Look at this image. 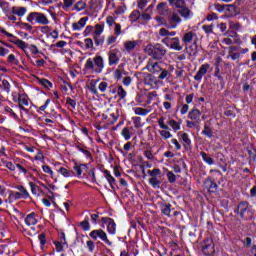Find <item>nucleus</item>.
<instances>
[{
    "label": "nucleus",
    "mask_w": 256,
    "mask_h": 256,
    "mask_svg": "<svg viewBox=\"0 0 256 256\" xmlns=\"http://www.w3.org/2000/svg\"><path fill=\"white\" fill-rule=\"evenodd\" d=\"M58 243H61L62 245H65L66 247H69V244H67V239L65 238V233H61L59 235Z\"/></svg>",
    "instance_id": "obj_61"
},
{
    "label": "nucleus",
    "mask_w": 256,
    "mask_h": 256,
    "mask_svg": "<svg viewBox=\"0 0 256 256\" xmlns=\"http://www.w3.org/2000/svg\"><path fill=\"white\" fill-rule=\"evenodd\" d=\"M132 123L134 125V129H141V127L145 125L141 119V116H133Z\"/></svg>",
    "instance_id": "obj_28"
},
{
    "label": "nucleus",
    "mask_w": 256,
    "mask_h": 256,
    "mask_svg": "<svg viewBox=\"0 0 256 256\" xmlns=\"http://www.w3.org/2000/svg\"><path fill=\"white\" fill-rule=\"evenodd\" d=\"M200 155L205 163H207L208 165H214L215 160L211 156H209L207 153L201 152Z\"/></svg>",
    "instance_id": "obj_34"
},
{
    "label": "nucleus",
    "mask_w": 256,
    "mask_h": 256,
    "mask_svg": "<svg viewBox=\"0 0 256 256\" xmlns=\"http://www.w3.org/2000/svg\"><path fill=\"white\" fill-rule=\"evenodd\" d=\"M103 69H105V60L100 55H96L86 60L83 71L84 73H96V75H99L103 73Z\"/></svg>",
    "instance_id": "obj_1"
},
{
    "label": "nucleus",
    "mask_w": 256,
    "mask_h": 256,
    "mask_svg": "<svg viewBox=\"0 0 256 256\" xmlns=\"http://www.w3.org/2000/svg\"><path fill=\"white\" fill-rule=\"evenodd\" d=\"M15 45H17V46L19 47V49H22V51H25V49H27V47H28V44L25 43V41L20 40V39H18V40L16 41V44H15Z\"/></svg>",
    "instance_id": "obj_51"
},
{
    "label": "nucleus",
    "mask_w": 256,
    "mask_h": 256,
    "mask_svg": "<svg viewBox=\"0 0 256 256\" xmlns=\"http://www.w3.org/2000/svg\"><path fill=\"white\" fill-rule=\"evenodd\" d=\"M132 111L134 112L135 115H137V117H147V115L151 113L153 109H151V107H148V108L134 107L132 108Z\"/></svg>",
    "instance_id": "obj_17"
},
{
    "label": "nucleus",
    "mask_w": 256,
    "mask_h": 256,
    "mask_svg": "<svg viewBox=\"0 0 256 256\" xmlns=\"http://www.w3.org/2000/svg\"><path fill=\"white\" fill-rule=\"evenodd\" d=\"M167 179L170 183H175L177 181V176L171 171H168L166 173Z\"/></svg>",
    "instance_id": "obj_48"
},
{
    "label": "nucleus",
    "mask_w": 256,
    "mask_h": 256,
    "mask_svg": "<svg viewBox=\"0 0 256 256\" xmlns=\"http://www.w3.org/2000/svg\"><path fill=\"white\" fill-rule=\"evenodd\" d=\"M29 187L31 189L32 195H39V186L33 182H29Z\"/></svg>",
    "instance_id": "obj_46"
},
{
    "label": "nucleus",
    "mask_w": 256,
    "mask_h": 256,
    "mask_svg": "<svg viewBox=\"0 0 256 256\" xmlns=\"http://www.w3.org/2000/svg\"><path fill=\"white\" fill-rule=\"evenodd\" d=\"M155 97H157V91H152V92H149L147 94V101H146V104L147 105H151L153 99H155Z\"/></svg>",
    "instance_id": "obj_44"
},
{
    "label": "nucleus",
    "mask_w": 256,
    "mask_h": 256,
    "mask_svg": "<svg viewBox=\"0 0 256 256\" xmlns=\"http://www.w3.org/2000/svg\"><path fill=\"white\" fill-rule=\"evenodd\" d=\"M54 245L56 247L57 253L63 252V249H65V247H67V246H65V244H62L61 242H57V241H54Z\"/></svg>",
    "instance_id": "obj_53"
},
{
    "label": "nucleus",
    "mask_w": 256,
    "mask_h": 256,
    "mask_svg": "<svg viewBox=\"0 0 256 256\" xmlns=\"http://www.w3.org/2000/svg\"><path fill=\"white\" fill-rule=\"evenodd\" d=\"M209 69H211V65L209 63L202 64L198 72L194 76V80L201 81V79H203V76L207 75V71H209Z\"/></svg>",
    "instance_id": "obj_14"
},
{
    "label": "nucleus",
    "mask_w": 256,
    "mask_h": 256,
    "mask_svg": "<svg viewBox=\"0 0 256 256\" xmlns=\"http://www.w3.org/2000/svg\"><path fill=\"white\" fill-rule=\"evenodd\" d=\"M202 135H205L209 139H211L213 137V128H211V122L210 121H206L204 123V129L202 131Z\"/></svg>",
    "instance_id": "obj_24"
},
{
    "label": "nucleus",
    "mask_w": 256,
    "mask_h": 256,
    "mask_svg": "<svg viewBox=\"0 0 256 256\" xmlns=\"http://www.w3.org/2000/svg\"><path fill=\"white\" fill-rule=\"evenodd\" d=\"M28 23H39V25H49V19L41 12H31L27 15Z\"/></svg>",
    "instance_id": "obj_4"
},
{
    "label": "nucleus",
    "mask_w": 256,
    "mask_h": 256,
    "mask_svg": "<svg viewBox=\"0 0 256 256\" xmlns=\"http://www.w3.org/2000/svg\"><path fill=\"white\" fill-rule=\"evenodd\" d=\"M161 212L163 213V215L169 217L171 215V204H163L161 206Z\"/></svg>",
    "instance_id": "obj_40"
},
{
    "label": "nucleus",
    "mask_w": 256,
    "mask_h": 256,
    "mask_svg": "<svg viewBox=\"0 0 256 256\" xmlns=\"http://www.w3.org/2000/svg\"><path fill=\"white\" fill-rule=\"evenodd\" d=\"M87 21H89V17H82L78 22L73 23V31H81L87 25Z\"/></svg>",
    "instance_id": "obj_19"
},
{
    "label": "nucleus",
    "mask_w": 256,
    "mask_h": 256,
    "mask_svg": "<svg viewBox=\"0 0 256 256\" xmlns=\"http://www.w3.org/2000/svg\"><path fill=\"white\" fill-rule=\"evenodd\" d=\"M168 125L169 127H171V129H173V131L177 132L181 129V124L173 119L168 121Z\"/></svg>",
    "instance_id": "obj_36"
},
{
    "label": "nucleus",
    "mask_w": 256,
    "mask_h": 256,
    "mask_svg": "<svg viewBox=\"0 0 256 256\" xmlns=\"http://www.w3.org/2000/svg\"><path fill=\"white\" fill-rule=\"evenodd\" d=\"M8 63L11 65H19V60L15 57V54H10L8 56Z\"/></svg>",
    "instance_id": "obj_49"
},
{
    "label": "nucleus",
    "mask_w": 256,
    "mask_h": 256,
    "mask_svg": "<svg viewBox=\"0 0 256 256\" xmlns=\"http://www.w3.org/2000/svg\"><path fill=\"white\" fill-rule=\"evenodd\" d=\"M204 185L210 193H215V191H217V183L213 182L211 178H207L204 182Z\"/></svg>",
    "instance_id": "obj_25"
},
{
    "label": "nucleus",
    "mask_w": 256,
    "mask_h": 256,
    "mask_svg": "<svg viewBox=\"0 0 256 256\" xmlns=\"http://www.w3.org/2000/svg\"><path fill=\"white\" fill-rule=\"evenodd\" d=\"M14 211L15 213H17V215H19V217H21V219H24V223H26L28 227H31L39 223V215L35 212H32L25 216V214L19 211L18 209H14Z\"/></svg>",
    "instance_id": "obj_6"
},
{
    "label": "nucleus",
    "mask_w": 256,
    "mask_h": 256,
    "mask_svg": "<svg viewBox=\"0 0 256 256\" xmlns=\"http://www.w3.org/2000/svg\"><path fill=\"white\" fill-rule=\"evenodd\" d=\"M121 135L125 141H129V139H131V129H129V127H124L121 131Z\"/></svg>",
    "instance_id": "obj_39"
},
{
    "label": "nucleus",
    "mask_w": 256,
    "mask_h": 256,
    "mask_svg": "<svg viewBox=\"0 0 256 256\" xmlns=\"http://www.w3.org/2000/svg\"><path fill=\"white\" fill-rule=\"evenodd\" d=\"M137 45H139L138 41H126L124 43V49L126 51H133Z\"/></svg>",
    "instance_id": "obj_29"
},
{
    "label": "nucleus",
    "mask_w": 256,
    "mask_h": 256,
    "mask_svg": "<svg viewBox=\"0 0 256 256\" xmlns=\"http://www.w3.org/2000/svg\"><path fill=\"white\" fill-rule=\"evenodd\" d=\"M80 227H81V229H83V231H89V229H91V225L89 224V220L85 219L84 221H82L80 223Z\"/></svg>",
    "instance_id": "obj_47"
},
{
    "label": "nucleus",
    "mask_w": 256,
    "mask_h": 256,
    "mask_svg": "<svg viewBox=\"0 0 256 256\" xmlns=\"http://www.w3.org/2000/svg\"><path fill=\"white\" fill-rule=\"evenodd\" d=\"M123 67H125V64H120L114 72V77L118 79V81L123 77Z\"/></svg>",
    "instance_id": "obj_35"
},
{
    "label": "nucleus",
    "mask_w": 256,
    "mask_h": 256,
    "mask_svg": "<svg viewBox=\"0 0 256 256\" xmlns=\"http://www.w3.org/2000/svg\"><path fill=\"white\" fill-rule=\"evenodd\" d=\"M225 7H226V9H224V11H228L229 13H231L230 15H236L237 7H235V5L226 4Z\"/></svg>",
    "instance_id": "obj_45"
},
{
    "label": "nucleus",
    "mask_w": 256,
    "mask_h": 256,
    "mask_svg": "<svg viewBox=\"0 0 256 256\" xmlns=\"http://www.w3.org/2000/svg\"><path fill=\"white\" fill-rule=\"evenodd\" d=\"M144 52L146 55H149L152 57V59H155L156 61H161L165 55H167V50L165 47L161 46V44H156L155 46L148 44L144 48Z\"/></svg>",
    "instance_id": "obj_2"
},
{
    "label": "nucleus",
    "mask_w": 256,
    "mask_h": 256,
    "mask_svg": "<svg viewBox=\"0 0 256 256\" xmlns=\"http://www.w3.org/2000/svg\"><path fill=\"white\" fill-rule=\"evenodd\" d=\"M106 23L109 25V27H113L114 25L115 33H121V24H115V17L107 16Z\"/></svg>",
    "instance_id": "obj_23"
},
{
    "label": "nucleus",
    "mask_w": 256,
    "mask_h": 256,
    "mask_svg": "<svg viewBox=\"0 0 256 256\" xmlns=\"http://www.w3.org/2000/svg\"><path fill=\"white\" fill-rule=\"evenodd\" d=\"M148 174L150 175V178L148 180V183L154 188V189H161V170L159 168H155L153 170H148Z\"/></svg>",
    "instance_id": "obj_5"
},
{
    "label": "nucleus",
    "mask_w": 256,
    "mask_h": 256,
    "mask_svg": "<svg viewBox=\"0 0 256 256\" xmlns=\"http://www.w3.org/2000/svg\"><path fill=\"white\" fill-rule=\"evenodd\" d=\"M11 198H14V199H24L21 196L20 192H10L9 199H11Z\"/></svg>",
    "instance_id": "obj_64"
},
{
    "label": "nucleus",
    "mask_w": 256,
    "mask_h": 256,
    "mask_svg": "<svg viewBox=\"0 0 256 256\" xmlns=\"http://www.w3.org/2000/svg\"><path fill=\"white\" fill-rule=\"evenodd\" d=\"M158 125H159L160 129H163V130H159V135H160V137H162V139L167 140V139H171V137H173V135L169 131V126L167 124H165V117H160L158 119Z\"/></svg>",
    "instance_id": "obj_9"
},
{
    "label": "nucleus",
    "mask_w": 256,
    "mask_h": 256,
    "mask_svg": "<svg viewBox=\"0 0 256 256\" xmlns=\"http://www.w3.org/2000/svg\"><path fill=\"white\" fill-rule=\"evenodd\" d=\"M237 213L238 215H240L241 219L247 218V216L245 215L246 213L248 217H251V215H253V211H251V206L249 205V202H240L237 207Z\"/></svg>",
    "instance_id": "obj_8"
},
{
    "label": "nucleus",
    "mask_w": 256,
    "mask_h": 256,
    "mask_svg": "<svg viewBox=\"0 0 256 256\" xmlns=\"http://www.w3.org/2000/svg\"><path fill=\"white\" fill-rule=\"evenodd\" d=\"M179 13L182 17H189V15L191 14V10H189V8L185 6L184 8H181V10H179Z\"/></svg>",
    "instance_id": "obj_52"
},
{
    "label": "nucleus",
    "mask_w": 256,
    "mask_h": 256,
    "mask_svg": "<svg viewBox=\"0 0 256 256\" xmlns=\"http://www.w3.org/2000/svg\"><path fill=\"white\" fill-rule=\"evenodd\" d=\"M4 110L6 111V113H9L10 116L13 117V119H19V116H17V114L13 112V109H11V107L6 106Z\"/></svg>",
    "instance_id": "obj_58"
},
{
    "label": "nucleus",
    "mask_w": 256,
    "mask_h": 256,
    "mask_svg": "<svg viewBox=\"0 0 256 256\" xmlns=\"http://www.w3.org/2000/svg\"><path fill=\"white\" fill-rule=\"evenodd\" d=\"M76 149H78V151H81V153H83L85 157H91V152L87 150V147L76 146Z\"/></svg>",
    "instance_id": "obj_54"
},
{
    "label": "nucleus",
    "mask_w": 256,
    "mask_h": 256,
    "mask_svg": "<svg viewBox=\"0 0 256 256\" xmlns=\"http://www.w3.org/2000/svg\"><path fill=\"white\" fill-rule=\"evenodd\" d=\"M229 29L232 32L241 31V24H239L237 22L230 21L229 22Z\"/></svg>",
    "instance_id": "obj_41"
},
{
    "label": "nucleus",
    "mask_w": 256,
    "mask_h": 256,
    "mask_svg": "<svg viewBox=\"0 0 256 256\" xmlns=\"http://www.w3.org/2000/svg\"><path fill=\"white\" fill-rule=\"evenodd\" d=\"M120 59H121V51H119V49H112L109 51L108 63L110 67H112V65H118Z\"/></svg>",
    "instance_id": "obj_10"
},
{
    "label": "nucleus",
    "mask_w": 256,
    "mask_h": 256,
    "mask_svg": "<svg viewBox=\"0 0 256 256\" xmlns=\"http://www.w3.org/2000/svg\"><path fill=\"white\" fill-rule=\"evenodd\" d=\"M170 48L174 49L175 51H182L183 46H181V42L179 38H172L169 40Z\"/></svg>",
    "instance_id": "obj_27"
},
{
    "label": "nucleus",
    "mask_w": 256,
    "mask_h": 256,
    "mask_svg": "<svg viewBox=\"0 0 256 256\" xmlns=\"http://www.w3.org/2000/svg\"><path fill=\"white\" fill-rule=\"evenodd\" d=\"M37 80L42 87H45V89H51L53 87V83L45 78H38Z\"/></svg>",
    "instance_id": "obj_33"
},
{
    "label": "nucleus",
    "mask_w": 256,
    "mask_h": 256,
    "mask_svg": "<svg viewBox=\"0 0 256 256\" xmlns=\"http://www.w3.org/2000/svg\"><path fill=\"white\" fill-rule=\"evenodd\" d=\"M16 189L19 190L20 195L24 199H29V191H27V188L25 186H17Z\"/></svg>",
    "instance_id": "obj_38"
},
{
    "label": "nucleus",
    "mask_w": 256,
    "mask_h": 256,
    "mask_svg": "<svg viewBox=\"0 0 256 256\" xmlns=\"http://www.w3.org/2000/svg\"><path fill=\"white\" fill-rule=\"evenodd\" d=\"M172 7H177V9H183L185 7V0H168Z\"/></svg>",
    "instance_id": "obj_31"
},
{
    "label": "nucleus",
    "mask_w": 256,
    "mask_h": 256,
    "mask_svg": "<svg viewBox=\"0 0 256 256\" xmlns=\"http://www.w3.org/2000/svg\"><path fill=\"white\" fill-rule=\"evenodd\" d=\"M94 40H95L96 45H103L104 39L101 38V33H96L94 36Z\"/></svg>",
    "instance_id": "obj_59"
},
{
    "label": "nucleus",
    "mask_w": 256,
    "mask_h": 256,
    "mask_svg": "<svg viewBox=\"0 0 256 256\" xmlns=\"http://www.w3.org/2000/svg\"><path fill=\"white\" fill-rule=\"evenodd\" d=\"M2 87L6 93H9L11 91V84L7 80H2Z\"/></svg>",
    "instance_id": "obj_57"
},
{
    "label": "nucleus",
    "mask_w": 256,
    "mask_h": 256,
    "mask_svg": "<svg viewBox=\"0 0 256 256\" xmlns=\"http://www.w3.org/2000/svg\"><path fill=\"white\" fill-rule=\"evenodd\" d=\"M223 42L226 45H233V43H236L237 45L241 44V38H239V34H233L230 35V37L225 38Z\"/></svg>",
    "instance_id": "obj_22"
},
{
    "label": "nucleus",
    "mask_w": 256,
    "mask_h": 256,
    "mask_svg": "<svg viewBox=\"0 0 256 256\" xmlns=\"http://www.w3.org/2000/svg\"><path fill=\"white\" fill-rule=\"evenodd\" d=\"M88 176L90 177L92 183H97V177L95 176V168L89 170Z\"/></svg>",
    "instance_id": "obj_56"
},
{
    "label": "nucleus",
    "mask_w": 256,
    "mask_h": 256,
    "mask_svg": "<svg viewBox=\"0 0 256 256\" xmlns=\"http://www.w3.org/2000/svg\"><path fill=\"white\" fill-rule=\"evenodd\" d=\"M107 87H109L107 82H101L98 86V89L101 91V93H105V91H107Z\"/></svg>",
    "instance_id": "obj_63"
},
{
    "label": "nucleus",
    "mask_w": 256,
    "mask_h": 256,
    "mask_svg": "<svg viewBox=\"0 0 256 256\" xmlns=\"http://www.w3.org/2000/svg\"><path fill=\"white\" fill-rule=\"evenodd\" d=\"M141 18V12L139 10H134L131 12L129 19L132 23H135V21L139 20Z\"/></svg>",
    "instance_id": "obj_37"
},
{
    "label": "nucleus",
    "mask_w": 256,
    "mask_h": 256,
    "mask_svg": "<svg viewBox=\"0 0 256 256\" xmlns=\"http://www.w3.org/2000/svg\"><path fill=\"white\" fill-rule=\"evenodd\" d=\"M42 171H44V173H47L48 175H50V177H53V175H54V172L49 165H43Z\"/></svg>",
    "instance_id": "obj_55"
},
{
    "label": "nucleus",
    "mask_w": 256,
    "mask_h": 256,
    "mask_svg": "<svg viewBox=\"0 0 256 256\" xmlns=\"http://www.w3.org/2000/svg\"><path fill=\"white\" fill-rule=\"evenodd\" d=\"M167 77H169V70L162 69L160 71V75L158 76V79L163 80V79H167Z\"/></svg>",
    "instance_id": "obj_60"
},
{
    "label": "nucleus",
    "mask_w": 256,
    "mask_h": 256,
    "mask_svg": "<svg viewBox=\"0 0 256 256\" xmlns=\"http://www.w3.org/2000/svg\"><path fill=\"white\" fill-rule=\"evenodd\" d=\"M117 95L119 99H125V97H127V91H125V88H123V86H118Z\"/></svg>",
    "instance_id": "obj_43"
},
{
    "label": "nucleus",
    "mask_w": 256,
    "mask_h": 256,
    "mask_svg": "<svg viewBox=\"0 0 256 256\" xmlns=\"http://www.w3.org/2000/svg\"><path fill=\"white\" fill-rule=\"evenodd\" d=\"M134 76L139 81H143L144 85H146V87H150V89H158L159 87V78L153 76V74L136 72Z\"/></svg>",
    "instance_id": "obj_3"
},
{
    "label": "nucleus",
    "mask_w": 256,
    "mask_h": 256,
    "mask_svg": "<svg viewBox=\"0 0 256 256\" xmlns=\"http://www.w3.org/2000/svg\"><path fill=\"white\" fill-rule=\"evenodd\" d=\"M146 69L152 75H158V73H161V71H163L161 64H159V62H154L153 60L148 61Z\"/></svg>",
    "instance_id": "obj_12"
},
{
    "label": "nucleus",
    "mask_w": 256,
    "mask_h": 256,
    "mask_svg": "<svg viewBox=\"0 0 256 256\" xmlns=\"http://www.w3.org/2000/svg\"><path fill=\"white\" fill-rule=\"evenodd\" d=\"M202 253H204L207 256L213 255V253H215V244L213 243V240L208 238L203 241Z\"/></svg>",
    "instance_id": "obj_11"
},
{
    "label": "nucleus",
    "mask_w": 256,
    "mask_h": 256,
    "mask_svg": "<svg viewBox=\"0 0 256 256\" xmlns=\"http://www.w3.org/2000/svg\"><path fill=\"white\" fill-rule=\"evenodd\" d=\"M18 107L21 111L29 113V109L26 108L29 107V96H27V94L18 95Z\"/></svg>",
    "instance_id": "obj_13"
},
{
    "label": "nucleus",
    "mask_w": 256,
    "mask_h": 256,
    "mask_svg": "<svg viewBox=\"0 0 256 256\" xmlns=\"http://www.w3.org/2000/svg\"><path fill=\"white\" fill-rule=\"evenodd\" d=\"M85 7H87V3L83 2L82 0L81 1H78L73 9L74 11H83V9H85Z\"/></svg>",
    "instance_id": "obj_42"
},
{
    "label": "nucleus",
    "mask_w": 256,
    "mask_h": 256,
    "mask_svg": "<svg viewBox=\"0 0 256 256\" xmlns=\"http://www.w3.org/2000/svg\"><path fill=\"white\" fill-rule=\"evenodd\" d=\"M156 11L158 15H162L163 17L169 15V8L167 7V2H161L157 5Z\"/></svg>",
    "instance_id": "obj_21"
},
{
    "label": "nucleus",
    "mask_w": 256,
    "mask_h": 256,
    "mask_svg": "<svg viewBox=\"0 0 256 256\" xmlns=\"http://www.w3.org/2000/svg\"><path fill=\"white\" fill-rule=\"evenodd\" d=\"M11 13H13V15H17V17H24V15L27 13V8L14 6L11 9Z\"/></svg>",
    "instance_id": "obj_26"
},
{
    "label": "nucleus",
    "mask_w": 256,
    "mask_h": 256,
    "mask_svg": "<svg viewBox=\"0 0 256 256\" xmlns=\"http://www.w3.org/2000/svg\"><path fill=\"white\" fill-rule=\"evenodd\" d=\"M103 173H104V177H105V179H107L109 185L111 187H113V185H115L116 180L113 177V175H111V172L109 170H104Z\"/></svg>",
    "instance_id": "obj_32"
},
{
    "label": "nucleus",
    "mask_w": 256,
    "mask_h": 256,
    "mask_svg": "<svg viewBox=\"0 0 256 256\" xmlns=\"http://www.w3.org/2000/svg\"><path fill=\"white\" fill-rule=\"evenodd\" d=\"M188 119L195 121L196 123H201V111L199 109L194 108L188 113Z\"/></svg>",
    "instance_id": "obj_20"
},
{
    "label": "nucleus",
    "mask_w": 256,
    "mask_h": 256,
    "mask_svg": "<svg viewBox=\"0 0 256 256\" xmlns=\"http://www.w3.org/2000/svg\"><path fill=\"white\" fill-rule=\"evenodd\" d=\"M102 222L107 223V231L111 235H115L117 224H115V221L109 217L102 218Z\"/></svg>",
    "instance_id": "obj_18"
},
{
    "label": "nucleus",
    "mask_w": 256,
    "mask_h": 256,
    "mask_svg": "<svg viewBox=\"0 0 256 256\" xmlns=\"http://www.w3.org/2000/svg\"><path fill=\"white\" fill-rule=\"evenodd\" d=\"M178 137L182 141V145L185 149H191V138H189V134L185 132H178Z\"/></svg>",
    "instance_id": "obj_16"
},
{
    "label": "nucleus",
    "mask_w": 256,
    "mask_h": 256,
    "mask_svg": "<svg viewBox=\"0 0 256 256\" xmlns=\"http://www.w3.org/2000/svg\"><path fill=\"white\" fill-rule=\"evenodd\" d=\"M58 173H60V175H62L63 177H73V175H75V172H73L65 167H60L58 169Z\"/></svg>",
    "instance_id": "obj_30"
},
{
    "label": "nucleus",
    "mask_w": 256,
    "mask_h": 256,
    "mask_svg": "<svg viewBox=\"0 0 256 256\" xmlns=\"http://www.w3.org/2000/svg\"><path fill=\"white\" fill-rule=\"evenodd\" d=\"M170 21L171 23H181V17H179V14L173 13Z\"/></svg>",
    "instance_id": "obj_62"
},
{
    "label": "nucleus",
    "mask_w": 256,
    "mask_h": 256,
    "mask_svg": "<svg viewBox=\"0 0 256 256\" xmlns=\"http://www.w3.org/2000/svg\"><path fill=\"white\" fill-rule=\"evenodd\" d=\"M89 167L87 164L74 163L73 170L74 175L77 177H81L86 171H88Z\"/></svg>",
    "instance_id": "obj_15"
},
{
    "label": "nucleus",
    "mask_w": 256,
    "mask_h": 256,
    "mask_svg": "<svg viewBox=\"0 0 256 256\" xmlns=\"http://www.w3.org/2000/svg\"><path fill=\"white\" fill-rule=\"evenodd\" d=\"M90 237L94 241H97V239H101V241H104L106 245H108L109 247H113V242L109 240V238L107 237V233L103 231V229H96L91 231Z\"/></svg>",
    "instance_id": "obj_7"
},
{
    "label": "nucleus",
    "mask_w": 256,
    "mask_h": 256,
    "mask_svg": "<svg viewBox=\"0 0 256 256\" xmlns=\"http://www.w3.org/2000/svg\"><path fill=\"white\" fill-rule=\"evenodd\" d=\"M193 37H195V34L193 33H186L183 37L184 43H191L193 41Z\"/></svg>",
    "instance_id": "obj_50"
}]
</instances>
